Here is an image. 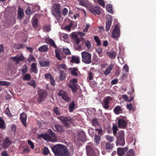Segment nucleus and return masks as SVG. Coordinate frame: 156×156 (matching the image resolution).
<instances>
[{"instance_id":"nucleus-60","label":"nucleus","mask_w":156,"mask_h":156,"mask_svg":"<svg viewBox=\"0 0 156 156\" xmlns=\"http://www.w3.org/2000/svg\"><path fill=\"white\" fill-rule=\"evenodd\" d=\"M72 26V24H69V25H66L65 27V29L67 30L69 32L70 31L71 28Z\"/></svg>"},{"instance_id":"nucleus-31","label":"nucleus","mask_w":156,"mask_h":156,"mask_svg":"<svg viewBox=\"0 0 156 156\" xmlns=\"http://www.w3.org/2000/svg\"><path fill=\"white\" fill-rule=\"evenodd\" d=\"M55 130L59 132H62L63 130V127L60 125H56L54 126Z\"/></svg>"},{"instance_id":"nucleus-30","label":"nucleus","mask_w":156,"mask_h":156,"mask_svg":"<svg viewBox=\"0 0 156 156\" xmlns=\"http://www.w3.org/2000/svg\"><path fill=\"white\" fill-rule=\"evenodd\" d=\"M122 109L120 106H116L114 109V113L117 115L119 114L122 112Z\"/></svg>"},{"instance_id":"nucleus-40","label":"nucleus","mask_w":156,"mask_h":156,"mask_svg":"<svg viewBox=\"0 0 156 156\" xmlns=\"http://www.w3.org/2000/svg\"><path fill=\"white\" fill-rule=\"evenodd\" d=\"M5 127V123L4 121L0 117V128L3 129Z\"/></svg>"},{"instance_id":"nucleus-3","label":"nucleus","mask_w":156,"mask_h":156,"mask_svg":"<svg viewBox=\"0 0 156 156\" xmlns=\"http://www.w3.org/2000/svg\"><path fill=\"white\" fill-rule=\"evenodd\" d=\"M82 61L85 64H89L91 62V54L88 52L83 51L81 53Z\"/></svg>"},{"instance_id":"nucleus-46","label":"nucleus","mask_w":156,"mask_h":156,"mask_svg":"<svg viewBox=\"0 0 156 156\" xmlns=\"http://www.w3.org/2000/svg\"><path fill=\"white\" fill-rule=\"evenodd\" d=\"M35 58L34 57L33 55L30 54L29 55V57L28 59V61L29 62H34L35 61Z\"/></svg>"},{"instance_id":"nucleus-39","label":"nucleus","mask_w":156,"mask_h":156,"mask_svg":"<svg viewBox=\"0 0 156 156\" xmlns=\"http://www.w3.org/2000/svg\"><path fill=\"white\" fill-rule=\"evenodd\" d=\"M106 139L108 142H112L114 141V138L113 136L109 135H106L105 136Z\"/></svg>"},{"instance_id":"nucleus-22","label":"nucleus","mask_w":156,"mask_h":156,"mask_svg":"<svg viewBox=\"0 0 156 156\" xmlns=\"http://www.w3.org/2000/svg\"><path fill=\"white\" fill-rule=\"evenodd\" d=\"M27 115H26L24 113H22L20 114V119L21 120V121L23 124L24 126H26V122L27 120Z\"/></svg>"},{"instance_id":"nucleus-7","label":"nucleus","mask_w":156,"mask_h":156,"mask_svg":"<svg viewBox=\"0 0 156 156\" xmlns=\"http://www.w3.org/2000/svg\"><path fill=\"white\" fill-rule=\"evenodd\" d=\"M112 98L110 96L104 98L102 103L103 107L105 109H108L110 107L109 104L112 103Z\"/></svg>"},{"instance_id":"nucleus-35","label":"nucleus","mask_w":156,"mask_h":156,"mask_svg":"<svg viewBox=\"0 0 156 156\" xmlns=\"http://www.w3.org/2000/svg\"><path fill=\"white\" fill-rule=\"evenodd\" d=\"M106 9L107 11L109 13L113 14L112 7V5L108 4L106 6Z\"/></svg>"},{"instance_id":"nucleus-33","label":"nucleus","mask_w":156,"mask_h":156,"mask_svg":"<svg viewBox=\"0 0 156 156\" xmlns=\"http://www.w3.org/2000/svg\"><path fill=\"white\" fill-rule=\"evenodd\" d=\"M31 78V75L29 73H26L22 76V79L24 81H29L30 80Z\"/></svg>"},{"instance_id":"nucleus-50","label":"nucleus","mask_w":156,"mask_h":156,"mask_svg":"<svg viewBox=\"0 0 156 156\" xmlns=\"http://www.w3.org/2000/svg\"><path fill=\"white\" fill-rule=\"evenodd\" d=\"M63 52L66 55H69L71 54L70 51L68 48H63L62 49Z\"/></svg>"},{"instance_id":"nucleus-21","label":"nucleus","mask_w":156,"mask_h":156,"mask_svg":"<svg viewBox=\"0 0 156 156\" xmlns=\"http://www.w3.org/2000/svg\"><path fill=\"white\" fill-rule=\"evenodd\" d=\"M79 4L82 6L88 8L90 4L89 3L88 0H79Z\"/></svg>"},{"instance_id":"nucleus-16","label":"nucleus","mask_w":156,"mask_h":156,"mask_svg":"<svg viewBox=\"0 0 156 156\" xmlns=\"http://www.w3.org/2000/svg\"><path fill=\"white\" fill-rule=\"evenodd\" d=\"M39 97L38 98V100L41 101L45 97H46L47 95L46 91L43 90H40L39 91Z\"/></svg>"},{"instance_id":"nucleus-59","label":"nucleus","mask_w":156,"mask_h":156,"mask_svg":"<svg viewBox=\"0 0 156 156\" xmlns=\"http://www.w3.org/2000/svg\"><path fill=\"white\" fill-rule=\"evenodd\" d=\"M95 130L96 131H98V134L101 135L102 134L103 130L101 128H100L98 129H95Z\"/></svg>"},{"instance_id":"nucleus-63","label":"nucleus","mask_w":156,"mask_h":156,"mask_svg":"<svg viewBox=\"0 0 156 156\" xmlns=\"http://www.w3.org/2000/svg\"><path fill=\"white\" fill-rule=\"evenodd\" d=\"M26 13L28 15H30L31 13V8L30 7H28L25 11Z\"/></svg>"},{"instance_id":"nucleus-47","label":"nucleus","mask_w":156,"mask_h":156,"mask_svg":"<svg viewBox=\"0 0 156 156\" xmlns=\"http://www.w3.org/2000/svg\"><path fill=\"white\" fill-rule=\"evenodd\" d=\"M10 83L5 81H0V85H1L9 86L10 85Z\"/></svg>"},{"instance_id":"nucleus-6","label":"nucleus","mask_w":156,"mask_h":156,"mask_svg":"<svg viewBox=\"0 0 156 156\" xmlns=\"http://www.w3.org/2000/svg\"><path fill=\"white\" fill-rule=\"evenodd\" d=\"M42 137L44 140L47 141H51L52 142H56L57 141V137L56 135L54 133H52L49 134H44L42 135Z\"/></svg>"},{"instance_id":"nucleus-10","label":"nucleus","mask_w":156,"mask_h":156,"mask_svg":"<svg viewBox=\"0 0 156 156\" xmlns=\"http://www.w3.org/2000/svg\"><path fill=\"white\" fill-rule=\"evenodd\" d=\"M120 36V28L118 24H115L114 28L112 32V36L114 38L119 37Z\"/></svg>"},{"instance_id":"nucleus-28","label":"nucleus","mask_w":156,"mask_h":156,"mask_svg":"<svg viewBox=\"0 0 156 156\" xmlns=\"http://www.w3.org/2000/svg\"><path fill=\"white\" fill-rule=\"evenodd\" d=\"M38 19L37 18L34 16L32 21V24L34 28H37L38 26Z\"/></svg>"},{"instance_id":"nucleus-23","label":"nucleus","mask_w":156,"mask_h":156,"mask_svg":"<svg viewBox=\"0 0 156 156\" xmlns=\"http://www.w3.org/2000/svg\"><path fill=\"white\" fill-rule=\"evenodd\" d=\"M112 17H110L109 20L106 22V30L107 31H108L109 30L112 24Z\"/></svg>"},{"instance_id":"nucleus-57","label":"nucleus","mask_w":156,"mask_h":156,"mask_svg":"<svg viewBox=\"0 0 156 156\" xmlns=\"http://www.w3.org/2000/svg\"><path fill=\"white\" fill-rule=\"evenodd\" d=\"M98 3L101 6L104 8L105 7V3L103 0H98Z\"/></svg>"},{"instance_id":"nucleus-34","label":"nucleus","mask_w":156,"mask_h":156,"mask_svg":"<svg viewBox=\"0 0 156 156\" xmlns=\"http://www.w3.org/2000/svg\"><path fill=\"white\" fill-rule=\"evenodd\" d=\"M46 41L47 43L50 44L51 46H53L55 48H57V46L55 44L54 41L52 39L50 38L47 39L46 40Z\"/></svg>"},{"instance_id":"nucleus-5","label":"nucleus","mask_w":156,"mask_h":156,"mask_svg":"<svg viewBox=\"0 0 156 156\" xmlns=\"http://www.w3.org/2000/svg\"><path fill=\"white\" fill-rule=\"evenodd\" d=\"M87 154L88 156H98L99 153L98 150H94L91 146L90 144L86 146Z\"/></svg>"},{"instance_id":"nucleus-24","label":"nucleus","mask_w":156,"mask_h":156,"mask_svg":"<svg viewBox=\"0 0 156 156\" xmlns=\"http://www.w3.org/2000/svg\"><path fill=\"white\" fill-rule=\"evenodd\" d=\"M117 141L116 142V145H123L125 144V141L124 138H117Z\"/></svg>"},{"instance_id":"nucleus-25","label":"nucleus","mask_w":156,"mask_h":156,"mask_svg":"<svg viewBox=\"0 0 156 156\" xmlns=\"http://www.w3.org/2000/svg\"><path fill=\"white\" fill-rule=\"evenodd\" d=\"M80 58L78 56L73 55L71 62L72 63H79L80 62Z\"/></svg>"},{"instance_id":"nucleus-53","label":"nucleus","mask_w":156,"mask_h":156,"mask_svg":"<svg viewBox=\"0 0 156 156\" xmlns=\"http://www.w3.org/2000/svg\"><path fill=\"white\" fill-rule=\"evenodd\" d=\"M94 39L96 42L97 44L98 45L100 46L101 45V43L100 40L98 36H94Z\"/></svg>"},{"instance_id":"nucleus-26","label":"nucleus","mask_w":156,"mask_h":156,"mask_svg":"<svg viewBox=\"0 0 156 156\" xmlns=\"http://www.w3.org/2000/svg\"><path fill=\"white\" fill-rule=\"evenodd\" d=\"M76 108V105L74 101L70 102L69 104V110L70 112H72Z\"/></svg>"},{"instance_id":"nucleus-12","label":"nucleus","mask_w":156,"mask_h":156,"mask_svg":"<svg viewBox=\"0 0 156 156\" xmlns=\"http://www.w3.org/2000/svg\"><path fill=\"white\" fill-rule=\"evenodd\" d=\"M12 143V141L9 138H6L1 145L3 148L6 149L9 147Z\"/></svg>"},{"instance_id":"nucleus-11","label":"nucleus","mask_w":156,"mask_h":156,"mask_svg":"<svg viewBox=\"0 0 156 156\" xmlns=\"http://www.w3.org/2000/svg\"><path fill=\"white\" fill-rule=\"evenodd\" d=\"M88 8L89 11L93 14H97L99 15L101 14V11L99 8L98 6L93 7L90 4Z\"/></svg>"},{"instance_id":"nucleus-13","label":"nucleus","mask_w":156,"mask_h":156,"mask_svg":"<svg viewBox=\"0 0 156 156\" xmlns=\"http://www.w3.org/2000/svg\"><path fill=\"white\" fill-rule=\"evenodd\" d=\"M10 59L15 62L16 64H17L20 61L23 60L24 59V57L23 55L21 54L17 55L15 57H12Z\"/></svg>"},{"instance_id":"nucleus-14","label":"nucleus","mask_w":156,"mask_h":156,"mask_svg":"<svg viewBox=\"0 0 156 156\" xmlns=\"http://www.w3.org/2000/svg\"><path fill=\"white\" fill-rule=\"evenodd\" d=\"M78 140L82 142H84L86 140V137L84 132L82 131H80L78 132Z\"/></svg>"},{"instance_id":"nucleus-36","label":"nucleus","mask_w":156,"mask_h":156,"mask_svg":"<svg viewBox=\"0 0 156 156\" xmlns=\"http://www.w3.org/2000/svg\"><path fill=\"white\" fill-rule=\"evenodd\" d=\"M73 37L76 43L77 44H78L80 41L79 38L77 37V34L75 33H73Z\"/></svg>"},{"instance_id":"nucleus-27","label":"nucleus","mask_w":156,"mask_h":156,"mask_svg":"<svg viewBox=\"0 0 156 156\" xmlns=\"http://www.w3.org/2000/svg\"><path fill=\"white\" fill-rule=\"evenodd\" d=\"M24 16V12L23 9L19 7L18 9V16L19 20L21 19Z\"/></svg>"},{"instance_id":"nucleus-2","label":"nucleus","mask_w":156,"mask_h":156,"mask_svg":"<svg viewBox=\"0 0 156 156\" xmlns=\"http://www.w3.org/2000/svg\"><path fill=\"white\" fill-rule=\"evenodd\" d=\"M60 7V4L58 3L54 4L52 6V13L57 20H59L61 18Z\"/></svg>"},{"instance_id":"nucleus-15","label":"nucleus","mask_w":156,"mask_h":156,"mask_svg":"<svg viewBox=\"0 0 156 156\" xmlns=\"http://www.w3.org/2000/svg\"><path fill=\"white\" fill-rule=\"evenodd\" d=\"M118 124L119 127L120 128H124L127 126V122L126 121L122 119L118 120Z\"/></svg>"},{"instance_id":"nucleus-41","label":"nucleus","mask_w":156,"mask_h":156,"mask_svg":"<svg viewBox=\"0 0 156 156\" xmlns=\"http://www.w3.org/2000/svg\"><path fill=\"white\" fill-rule=\"evenodd\" d=\"M134 151L132 149L130 150L126 154V156H134Z\"/></svg>"},{"instance_id":"nucleus-58","label":"nucleus","mask_w":156,"mask_h":156,"mask_svg":"<svg viewBox=\"0 0 156 156\" xmlns=\"http://www.w3.org/2000/svg\"><path fill=\"white\" fill-rule=\"evenodd\" d=\"M53 111L56 115H60V112L58 111V108L57 107H54L53 108Z\"/></svg>"},{"instance_id":"nucleus-62","label":"nucleus","mask_w":156,"mask_h":156,"mask_svg":"<svg viewBox=\"0 0 156 156\" xmlns=\"http://www.w3.org/2000/svg\"><path fill=\"white\" fill-rule=\"evenodd\" d=\"M61 37L63 39H67L69 37V36L67 34L64 33H62L61 34Z\"/></svg>"},{"instance_id":"nucleus-49","label":"nucleus","mask_w":156,"mask_h":156,"mask_svg":"<svg viewBox=\"0 0 156 156\" xmlns=\"http://www.w3.org/2000/svg\"><path fill=\"white\" fill-rule=\"evenodd\" d=\"M94 139L95 140L96 143L98 144L100 141V137L99 136H98L96 134L94 135Z\"/></svg>"},{"instance_id":"nucleus-4","label":"nucleus","mask_w":156,"mask_h":156,"mask_svg":"<svg viewBox=\"0 0 156 156\" xmlns=\"http://www.w3.org/2000/svg\"><path fill=\"white\" fill-rule=\"evenodd\" d=\"M58 119L61 121L65 127L66 128L69 127L70 123L72 122L73 119L72 118L69 116H61L58 117Z\"/></svg>"},{"instance_id":"nucleus-29","label":"nucleus","mask_w":156,"mask_h":156,"mask_svg":"<svg viewBox=\"0 0 156 156\" xmlns=\"http://www.w3.org/2000/svg\"><path fill=\"white\" fill-rule=\"evenodd\" d=\"M106 54L109 57L112 58H115L117 54L114 51H112L111 52H107Z\"/></svg>"},{"instance_id":"nucleus-42","label":"nucleus","mask_w":156,"mask_h":156,"mask_svg":"<svg viewBox=\"0 0 156 156\" xmlns=\"http://www.w3.org/2000/svg\"><path fill=\"white\" fill-rule=\"evenodd\" d=\"M27 83L29 85L32 86L34 88H35L36 87L35 81L34 80H31L30 81L27 82Z\"/></svg>"},{"instance_id":"nucleus-20","label":"nucleus","mask_w":156,"mask_h":156,"mask_svg":"<svg viewBox=\"0 0 156 156\" xmlns=\"http://www.w3.org/2000/svg\"><path fill=\"white\" fill-rule=\"evenodd\" d=\"M113 66L114 65L113 64L111 63L110 64L105 70L104 72L105 75L106 76L108 75L110 73Z\"/></svg>"},{"instance_id":"nucleus-19","label":"nucleus","mask_w":156,"mask_h":156,"mask_svg":"<svg viewBox=\"0 0 156 156\" xmlns=\"http://www.w3.org/2000/svg\"><path fill=\"white\" fill-rule=\"evenodd\" d=\"M38 69L37 68V64L35 63H33L31 66V69L30 72L36 74L38 73Z\"/></svg>"},{"instance_id":"nucleus-8","label":"nucleus","mask_w":156,"mask_h":156,"mask_svg":"<svg viewBox=\"0 0 156 156\" xmlns=\"http://www.w3.org/2000/svg\"><path fill=\"white\" fill-rule=\"evenodd\" d=\"M77 80L76 79H73L69 81V87L71 89L72 91L76 92L77 88Z\"/></svg>"},{"instance_id":"nucleus-1","label":"nucleus","mask_w":156,"mask_h":156,"mask_svg":"<svg viewBox=\"0 0 156 156\" xmlns=\"http://www.w3.org/2000/svg\"><path fill=\"white\" fill-rule=\"evenodd\" d=\"M51 149L55 156H70L67 148L62 145H56L51 147Z\"/></svg>"},{"instance_id":"nucleus-18","label":"nucleus","mask_w":156,"mask_h":156,"mask_svg":"<svg viewBox=\"0 0 156 156\" xmlns=\"http://www.w3.org/2000/svg\"><path fill=\"white\" fill-rule=\"evenodd\" d=\"M39 64L41 67H48L50 65L49 62L44 59H40L39 60Z\"/></svg>"},{"instance_id":"nucleus-44","label":"nucleus","mask_w":156,"mask_h":156,"mask_svg":"<svg viewBox=\"0 0 156 156\" xmlns=\"http://www.w3.org/2000/svg\"><path fill=\"white\" fill-rule=\"evenodd\" d=\"M51 30V26L49 25H45L43 27V30L44 31L48 32Z\"/></svg>"},{"instance_id":"nucleus-64","label":"nucleus","mask_w":156,"mask_h":156,"mask_svg":"<svg viewBox=\"0 0 156 156\" xmlns=\"http://www.w3.org/2000/svg\"><path fill=\"white\" fill-rule=\"evenodd\" d=\"M28 143L30 146L31 148L33 149L34 148V145L33 142L30 140H28Z\"/></svg>"},{"instance_id":"nucleus-17","label":"nucleus","mask_w":156,"mask_h":156,"mask_svg":"<svg viewBox=\"0 0 156 156\" xmlns=\"http://www.w3.org/2000/svg\"><path fill=\"white\" fill-rule=\"evenodd\" d=\"M128 150V147H127L124 148H119L117 149V153L119 155L122 156Z\"/></svg>"},{"instance_id":"nucleus-45","label":"nucleus","mask_w":156,"mask_h":156,"mask_svg":"<svg viewBox=\"0 0 156 156\" xmlns=\"http://www.w3.org/2000/svg\"><path fill=\"white\" fill-rule=\"evenodd\" d=\"M21 69V72L23 74L25 73L28 70V67L26 65L23 66Z\"/></svg>"},{"instance_id":"nucleus-9","label":"nucleus","mask_w":156,"mask_h":156,"mask_svg":"<svg viewBox=\"0 0 156 156\" xmlns=\"http://www.w3.org/2000/svg\"><path fill=\"white\" fill-rule=\"evenodd\" d=\"M58 95L61 97L63 100L68 102L71 101V98L68 96L67 93L65 91L61 90L58 93Z\"/></svg>"},{"instance_id":"nucleus-56","label":"nucleus","mask_w":156,"mask_h":156,"mask_svg":"<svg viewBox=\"0 0 156 156\" xmlns=\"http://www.w3.org/2000/svg\"><path fill=\"white\" fill-rule=\"evenodd\" d=\"M60 76L59 79L60 80H62L64 78V73L63 71H60L59 72Z\"/></svg>"},{"instance_id":"nucleus-52","label":"nucleus","mask_w":156,"mask_h":156,"mask_svg":"<svg viewBox=\"0 0 156 156\" xmlns=\"http://www.w3.org/2000/svg\"><path fill=\"white\" fill-rule=\"evenodd\" d=\"M45 77L47 80H50L52 79L53 77L52 75L49 73H47L45 75Z\"/></svg>"},{"instance_id":"nucleus-43","label":"nucleus","mask_w":156,"mask_h":156,"mask_svg":"<svg viewBox=\"0 0 156 156\" xmlns=\"http://www.w3.org/2000/svg\"><path fill=\"white\" fill-rule=\"evenodd\" d=\"M124 131L123 130H120L119 131L117 134L118 136L117 138H124Z\"/></svg>"},{"instance_id":"nucleus-48","label":"nucleus","mask_w":156,"mask_h":156,"mask_svg":"<svg viewBox=\"0 0 156 156\" xmlns=\"http://www.w3.org/2000/svg\"><path fill=\"white\" fill-rule=\"evenodd\" d=\"M84 44L88 49H90L91 47V43L90 41L86 40L84 41Z\"/></svg>"},{"instance_id":"nucleus-61","label":"nucleus","mask_w":156,"mask_h":156,"mask_svg":"<svg viewBox=\"0 0 156 156\" xmlns=\"http://www.w3.org/2000/svg\"><path fill=\"white\" fill-rule=\"evenodd\" d=\"M102 48L100 47L96 49V51L99 55L102 53Z\"/></svg>"},{"instance_id":"nucleus-32","label":"nucleus","mask_w":156,"mask_h":156,"mask_svg":"<svg viewBox=\"0 0 156 156\" xmlns=\"http://www.w3.org/2000/svg\"><path fill=\"white\" fill-rule=\"evenodd\" d=\"M48 45H43L38 48V50L41 52H46L48 50Z\"/></svg>"},{"instance_id":"nucleus-37","label":"nucleus","mask_w":156,"mask_h":156,"mask_svg":"<svg viewBox=\"0 0 156 156\" xmlns=\"http://www.w3.org/2000/svg\"><path fill=\"white\" fill-rule=\"evenodd\" d=\"M55 56L56 58L58 60H61L62 59V57L60 55V53L59 50L57 49L55 50Z\"/></svg>"},{"instance_id":"nucleus-38","label":"nucleus","mask_w":156,"mask_h":156,"mask_svg":"<svg viewBox=\"0 0 156 156\" xmlns=\"http://www.w3.org/2000/svg\"><path fill=\"white\" fill-rule=\"evenodd\" d=\"M113 144L109 143H106L105 144V148L107 150L112 149L113 147Z\"/></svg>"},{"instance_id":"nucleus-55","label":"nucleus","mask_w":156,"mask_h":156,"mask_svg":"<svg viewBox=\"0 0 156 156\" xmlns=\"http://www.w3.org/2000/svg\"><path fill=\"white\" fill-rule=\"evenodd\" d=\"M77 69L76 68H73L71 70V74L74 76H76L77 75Z\"/></svg>"},{"instance_id":"nucleus-54","label":"nucleus","mask_w":156,"mask_h":156,"mask_svg":"<svg viewBox=\"0 0 156 156\" xmlns=\"http://www.w3.org/2000/svg\"><path fill=\"white\" fill-rule=\"evenodd\" d=\"M49 153V150L48 147H45L43 149V154L44 155H47Z\"/></svg>"},{"instance_id":"nucleus-51","label":"nucleus","mask_w":156,"mask_h":156,"mask_svg":"<svg viewBox=\"0 0 156 156\" xmlns=\"http://www.w3.org/2000/svg\"><path fill=\"white\" fill-rule=\"evenodd\" d=\"M112 130L114 135H115L117 133V131L118 130V127L117 125L113 124L112 127Z\"/></svg>"}]
</instances>
